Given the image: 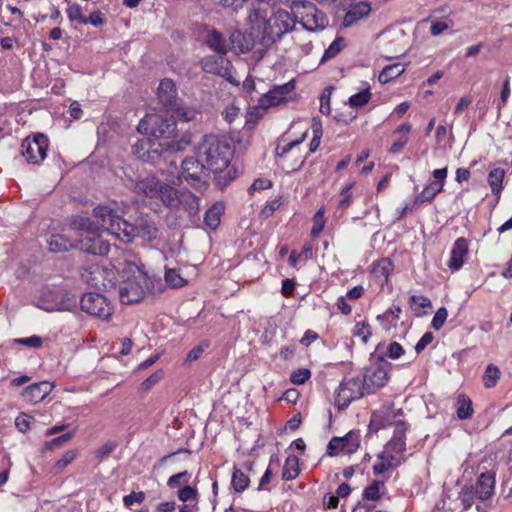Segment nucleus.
<instances>
[{
  "mask_svg": "<svg viewBox=\"0 0 512 512\" xmlns=\"http://www.w3.org/2000/svg\"><path fill=\"white\" fill-rule=\"evenodd\" d=\"M385 489L386 488L384 482L373 480L370 485L364 488L362 493V501L354 507L352 512H369L371 508L365 502L377 501L381 499Z\"/></svg>",
  "mask_w": 512,
  "mask_h": 512,
  "instance_id": "obj_20",
  "label": "nucleus"
},
{
  "mask_svg": "<svg viewBox=\"0 0 512 512\" xmlns=\"http://www.w3.org/2000/svg\"><path fill=\"white\" fill-rule=\"evenodd\" d=\"M146 498V495L143 491H138V492H131L130 494L128 495H125L123 497V504L125 507H131L133 506L134 504H142L144 502Z\"/></svg>",
  "mask_w": 512,
  "mask_h": 512,
  "instance_id": "obj_55",
  "label": "nucleus"
},
{
  "mask_svg": "<svg viewBox=\"0 0 512 512\" xmlns=\"http://www.w3.org/2000/svg\"><path fill=\"white\" fill-rule=\"evenodd\" d=\"M137 129L140 133L151 135L155 139H163L161 142L169 141L168 138L174 133L176 124L172 119H165L161 115H147L141 119Z\"/></svg>",
  "mask_w": 512,
  "mask_h": 512,
  "instance_id": "obj_9",
  "label": "nucleus"
},
{
  "mask_svg": "<svg viewBox=\"0 0 512 512\" xmlns=\"http://www.w3.org/2000/svg\"><path fill=\"white\" fill-rule=\"evenodd\" d=\"M296 19L311 32L323 30L329 23L327 16L309 1H296L291 6Z\"/></svg>",
  "mask_w": 512,
  "mask_h": 512,
  "instance_id": "obj_6",
  "label": "nucleus"
},
{
  "mask_svg": "<svg viewBox=\"0 0 512 512\" xmlns=\"http://www.w3.org/2000/svg\"><path fill=\"white\" fill-rule=\"evenodd\" d=\"M469 253V242L464 237L457 238L452 246L450 251V258L447 263V266L452 271H459L464 263L465 259Z\"/></svg>",
  "mask_w": 512,
  "mask_h": 512,
  "instance_id": "obj_19",
  "label": "nucleus"
},
{
  "mask_svg": "<svg viewBox=\"0 0 512 512\" xmlns=\"http://www.w3.org/2000/svg\"><path fill=\"white\" fill-rule=\"evenodd\" d=\"M473 407L471 399L464 395H458L456 399V415L460 420H466L472 417L473 415Z\"/></svg>",
  "mask_w": 512,
  "mask_h": 512,
  "instance_id": "obj_32",
  "label": "nucleus"
},
{
  "mask_svg": "<svg viewBox=\"0 0 512 512\" xmlns=\"http://www.w3.org/2000/svg\"><path fill=\"white\" fill-rule=\"evenodd\" d=\"M510 94H511V89H510V77L507 76L504 81H503V86H502V90H501V93H500V103L498 104V110L500 111L503 107L506 106L507 102H508V99L510 97Z\"/></svg>",
  "mask_w": 512,
  "mask_h": 512,
  "instance_id": "obj_59",
  "label": "nucleus"
},
{
  "mask_svg": "<svg viewBox=\"0 0 512 512\" xmlns=\"http://www.w3.org/2000/svg\"><path fill=\"white\" fill-rule=\"evenodd\" d=\"M353 336L361 338L362 342L366 344L372 336L371 326L365 322H357L352 331Z\"/></svg>",
  "mask_w": 512,
  "mask_h": 512,
  "instance_id": "obj_46",
  "label": "nucleus"
},
{
  "mask_svg": "<svg viewBox=\"0 0 512 512\" xmlns=\"http://www.w3.org/2000/svg\"><path fill=\"white\" fill-rule=\"evenodd\" d=\"M477 499L473 485L465 487L459 493L458 500L460 501L463 510L469 509Z\"/></svg>",
  "mask_w": 512,
  "mask_h": 512,
  "instance_id": "obj_42",
  "label": "nucleus"
},
{
  "mask_svg": "<svg viewBox=\"0 0 512 512\" xmlns=\"http://www.w3.org/2000/svg\"><path fill=\"white\" fill-rule=\"evenodd\" d=\"M272 186V182L266 178H258L253 181L251 186L249 187V193H253L254 191H260L269 189Z\"/></svg>",
  "mask_w": 512,
  "mask_h": 512,
  "instance_id": "obj_63",
  "label": "nucleus"
},
{
  "mask_svg": "<svg viewBox=\"0 0 512 512\" xmlns=\"http://www.w3.org/2000/svg\"><path fill=\"white\" fill-rule=\"evenodd\" d=\"M294 89V80H290L282 85H276L259 98L258 104L261 108L264 109L277 106L280 103L286 101Z\"/></svg>",
  "mask_w": 512,
  "mask_h": 512,
  "instance_id": "obj_17",
  "label": "nucleus"
},
{
  "mask_svg": "<svg viewBox=\"0 0 512 512\" xmlns=\"http://www.w3.org/2000/svg\"><path fill=\"white\" fill-rule=\"evenodd\" d=\"M447 316H448V312H447L446 308H444V307L439 308L436 311V313L431 321L432 328H434L435 330H440L443 327V325L447 319Z\"/></svg>",
  "mask_w": 512,
  "mask_h": 512,
  "instance_id": "obj_58",
  "label": "nucleus"
},
{
  "mask_svg": "<svg viewBox=\"0 0 512 512\" xmlns=\"http://www.w3.org/2000/svg\"><path fill=\"white\" fill-rule=\"evenodd\" d=\"M353 184H347L345 187L341 190V198L338 202V207L340 209H347L351 203H352V189Z\"/></svg>",
  "mask_w": 512,
  "mask_h": 512,
  "instance_id": "obj_57",
  "label": "nucleus"
},
{
  "mask_svg": "<svg viewBox=\"0 0 512 512\" xmlns=\"http://www.w3.org/2000/svg\"><path fill=\"white\" fill-rule=\"evenodd\" d=\"M171 189V186L162 184L156 177L147 176L136 181L135 193L149 198H160L164 203V192Z\"/></svg>",
  "mask_w": 512,
  "mask_h": 512,
  "instance_id": "obj_18",
  "label": "nucleus"
},
{
  "mask_svg": "<svg viewBox=\"0 0 512 512\" xmlns=\"http://www.w3.org/2000/svg\"><path fill=\"white\" fill-rule=\"evenodd\" d=\"M405 71V65L401 63H394L385 66L379 73L378 80L382 84L389 83L390 81L398 78Z\"/></svg>",
  "mask_w": 512,
  "mask_h": 512,
  "instance_id": "obj_31",
  "label": "nucleus"
},
{
  "mask_svg": "<svg viewBox=\"0 0 512 512\" xmlns=\"http://www.w3.org/2000/svg\"><path fill=\"white\" fill-rule=\"evenodd\" d=\"M53 388L54 385L48 381L33 383L23 390L22 396L26 402L37 404L44 400L52 392Z\"/></svg>",
  "mask_w": 512,
  "mask_h": 512,
  "instance_id": "obj_22",
  "label": "nucleus"
},
{
  "mask_svg": "<svg viewBox=\"0 0 512 512\" xmlns=\"http://www.w3.org/2000/svg\"><path fill=\"white\" fill-rule=\"evenodd\" d=\"M210 172L198 156L187 157L181 163V179L197 190L207 189Z\"/></svg>",
  "mask_w": 512,
  "mask_h": 512,
  "instance_id": "obj_8",
  "label": "nucleus"
},
{
  "mask_svg": "<svg viewBox=\"0 0 512 512\" xmlns=\"http://www.w3.org/2000/svg\"><path fill=\"white\" fill-rule=\"evenodd\" d=\"M104 273V269L99 265H91L83 270L81 276L89 285L100 287L105 286V284L101 282Z\"/></svg>",
  "mask_w": 512,
  "mask_h": 512,
  "instance_id": "obj_30",
  "label": "nucleus"
},
{
  "mask_svg": "<svg viewBox=\"0 0 512 512\" xmlns=\"http://www.w3.org/2000/svg\"><path fill=\"white\" fill-rule=\"evenodd\" d=\"M370 99L371 93L369 88H367L363 91L351 95L348 99V104L350 105V107L359 108L366 105Z\"/></svg>",
  "mask_w": 512,
  "mask_h": 512,
  "instance_id": "obj_43",
  "label": "nucleus"
},
{
  "mask_svg": "<svg viewBox=\"0 0 512 512\" xmlns=\"http://www.w3.org/2000/svg\"><path fill=\"white\" fill-rule=\"evenodd\" d=\"M230 50L237 53H247L252 48V43L243 33L238 30L231 32L229 36Z\"/></svg>",
  "mask_w": 512,
  "mask_h": 512,
  "instance_id": "obj_28",
  "label": "nucleus"
},
{
  "mask_svg": "<svg viewBox=\"0 0 512 512\" xmlns=\"http://www.w3.org/2000/svg\"><path fill=\"white\" fill-rule=\"evenodd\" d=\"M105 17L101 11H95L86 17V24H91L95 27H101L105 24Z\"/></svg>",
  "mask_w": 512,
  "mask_h": 512,
  "instance_id": "obj_64",
  "label": "nucleus"
},
{
  "mask_svg": "<svg viewBox=\"0 0 512 512\" xmlns=\"http://www.w3.org/2000/svg\"><path fill=\"white\" fill-rule=\"evenodd\" d=\"M442 191L441 184H428L420 194L415 197L414 206H419L425 202L432 201L438 193Z\"/></svg>",
  "mask_w": 512,
  "mask_h": 512,
  "instance_id": "obj_35",
  "label": "nucleus"
},
{
  "mask_svg": "<svg viewBox=\"0 0 512 512\" xmlns=\"http://www.w3.org/2000/svg\"><path fill=\"white\" fill-rule=\"evenodd\" d=\"M405 350L398 342H391L386 350L385 356L391 359H399L402 355H404Z\"/></svg>",
  "mask_w": 512,
  "mask_h": 512,
  "instance_id": "obj_60",
  "label": "nucleus"
},
{
  "mask_svg": "<svg viewBox=\"0 0 512 512\" xmlns=\"http://www.w3.org/2000/svg\"><path fill=\"white\" fill-rule=\"evenodd\" d=\"M16 342L21 345L29 346L32 348H40L43 344L42 338L37 335H33L25 338H18Z\"/></svg>",
  "mask_w": 512,
  "mask_h": 512,
  "instance_id": "obj_62",
  "label": "nucleus"
},
{
  "mask_svg": "<svg viewBox=\"0 0 512 512\" xmlns=\"http://www.w3.org/2000/svg\"><path fill=\"white\" fill-rule=\"evenodd\" d=\"M393 263L388 258L377 261L372 269V277L378 286L384 288L389 283V276L393 271Z\"/></svg>",
  "mask_w": 512,
  "mask_h": 512,
  "instance_id": "obj_25",
  "label": "nucleus"
},
{
  "mask_svg": "<svg viewBox=\"0 0 512 512\" xmlns=\"http://www.w3.org/2000/svg\"><path fill=\"white\" fill-rule=\"evenodd\" d=\"M371 11V6L366 1H360L351 5L350 9L344 16L343 25L348 27L355 24L357 21L367 17Z\"/></svg>",
  "mask_w": 512,
  "mask_h": 512,
  "instance_id": "obj_26",
  "label": "nucleus"
},
{
  "mask_svg": "<svg viewBox=\"0 0 512 512\" xmlns=\"http://www.w3.org/2000/svg\"><path fill=\"white\" fill-rule=\"evenodd\" d=\"M307 136V130H305L301 137L298 138V139H295V140H292L290 141L289 143L287 144H284V145H281V144H278L276 149H275V155L277 158H283L288 152H290L294 147L298 146L299 144H301L305 138Z\"/></svg>",
  "mask_w": 512,
  "mask_h": 512,
  "instance_id": "obj_45",
  "label": "nucleus"
},
{
  "mask_svg": "<svg viewBox=\"0 0 512 512\" xmlns=\"http://www.w3.org/2000/svg\"><path fill=\"white\" fill-rule=\"evenodd\" d=\"M191 479V473L188 471H183L177 474H174L169 477L167 481V485L171 488H180L181 486H186L189 484Z\"/></svg>",
  "mask_w": 512,
  "mask_h": 512,
  "instance_id": "obj_44",
  "label": "nucleus"
},
{
  "mask_svg": "<svg viewBox=\"0 0 512 512\" xmlns=\"http://www.w3.org/2000/svg\"><path fill=\"white\" fill-rule=\"evenodd\" d=\"M311 377V372L307 368H299L290 374V381L295 385L304 384Z\"/></svg>",
  "mask_w": 512,
  "mask_h": 512,
  "instance_id": "obj_51",
  "label": "nucleus"
},
{
  "mask_svg": "<svg viewBox=\"0 0 512 512\" xmlns=\"http://www.w3.org/2000/svg\"><path fill=\"white\" fill-rule=\"evenodd\" d=\"M343 39L342 38H336L329 47L325 50L321 62H325L329 59L334 58L343 48Z\"/></svg>",
  "mask_w": 512,
  "mask_h": 512,
  "instance_id": "obj_50",
  "label": "nucleus"
},
{
  "mask_svg": "<svg viewBox=\"0 0 512 512\" xmlns=\"http://www.w3.org/2000/svg\"><path fill=\"white\" fill-rule=\"evenodd\" d=\"M313 220L314 226L311 230V236L317 237L323 231L325 226L324 210L322 208L315 213Z\"/></svg>",
  "mask_w": 512,
  "mask_h": 512,
  "instance_id": "obj_54",
  "label": "nucleus"
},
{
  "mask_svg": "<svg viewBox=\"0 0 512 512\" xmlns=\"http://www.w3.org/2000/svg\"><path fill=\"white\" fill-rule=\"evenodd\" d=\"M360 446V434L358 431L351 430L343 437H333L326 449V455L333 457L340 454H352Z\"/></svg>",
  "mask_w": 512,
  "mask_h": 512,
  "instance_id": "obj_15",
  "label": "nucleus"
},
{
  "mask_svg": "<svg viewBox=\"0 0 512 512\" xmlns=\"http://www.w3.org/2000/svg\"><path fill=\"white\" fill-rule=\"evenodd\" d=\"M409 306L417 317H421L426 314L424 309L431 307V301L422 295H412L409 298Z\"/></svg>",
  "mask_w": 512,
  "mask_h": 512,
  "instance_id": "obj_37",
  "label": "nucleus"
},
{
  "mask_svg": "<svg viewBox=\"0 0 512 512\" xmlns=\"http://www.w3.org/2000/svg\"><path fill=\"white\" fill-rule=\"evenodd\" d=\"M189 141L182 138L178 141L161 142L157 139L142 138L133 144V153L142 161L156 162L162 153H173L184 150Z\"/></svg>",
  "mask_w": 512,
  "mask_h": 512,
  "instance_id": "obj_4",
  "label": "nucleus"
},
{
  "mask_svg": "<svg viewBox=\"0 0 512 512\" xmlns=\"http://www.w3.org/2000/svg\"><path fill=\"white\" fill-rule=\"evenodd\" d=\"M250 484V479L248 475H246L243 471H241L238 468H234L232 479H231V485L233 489L241 493L245 491Z\"/></svg>",
  "mask_w": 512,
  "mask_h": 512,
  "instance_id": "obj_39",
  "label": "nucleus"
},
{
  "mask_svg": "<svg viewBox=\"0 0 512 512\" xmlns=\"http://www.w3.org/2000/svg\"><path fill=\"white\" fill-rule=\"evenodd\" d=\"M473 487L478 500L485 501L489 499L493 495L495 488L494 473H481Z\"/></svg>",
  "mask_w": 512,
  "mask_h": 512,
  "instance_id": "obj_24",
  "label": "nucleus"
},
{
  "mask_svg": "<svg viewBox=\"0 0 512 512\" xmlns=\"http://www.w3.org/2000/svg\"><path fill=\"white\" fill-rule=\"evenodd\" d=\"M157 96L167 111L170 108L175 107L179 101L177 98L176 85L171 79L168 78L161 80L157 89Z\"/></svg>",
  "mask_w": 512,
  "mask_h": 512,
  "instance_id": "obj_23",
  "label": "nucleus"
},
{
  "mask_svg": "<svg viewBox=\"0 0 512 512\" xmlns=\"http://www.w3.org/2000/svg\"><path fill=\"white\" fill-rule=\"evenodd\" d=\"M77 456L76 450H67L53 466L55 473L62 472Z\"/></svg>",
  "mask_w": 512,
  "mask_h": 512,
  "instance_id": "obj_47",
  "label": "nucleus"
},
{
  "mask_svg": "<svg viewBox=\"0 0 512 512\" xmlns=\"http://www.w3.org/2000/svg\"><path fill=\"white\" fill-rule=\"evenodd\" d=\"M500 370L494 364L487 365L485 372L483 374L482 380L483 384L486 388H493L496 386L497 381L500 378Z\"/></svg>",
  "mask_w": 512,
  "mask_h": 512,
  "instance_id": "obj_40",
  "label": "nucleus"
},
{
  "mask_svg": "<svg viewBox=\"0 0 512 512\" xmlns=\"http://www.w3.org/2000/svg\"><path fill=\"white\" fill-rule=\"evenodd\" d=\"M168 112L172 113V116H175L178 120L189 122L196 118L198 112L187 106H183L179 101L175 105V107L170 108Z\"/></svg>",
  "mask_w": 512,
  "mask_h": 512,
  "instance_id": "obj_38",
  "label": "nucleus"
},
{
  "mask_svg": "<svg viewBox=\"0 0 512 512\" xmlns=\"http://www.w3.org/2000/svg\"><path fill=\"white\" fill-rule=\"evenodd\" d=\"M207 46L217 54L226 55L230 50L229 40L217 30H210L206 37Z\"/></svg>",
  "mask_w": 512,
  "mask_h": 512,
  "instance_id": "obj_27",
  "label": "nucleus"
},
{
  "mask_svg": "<svg viewBox=\"0 0 512 512\" xmlns=\"http://www.w3.org/2000/svg\"><path fill=\"white\" fill-rule=\"evenodd\" d=\"M48 144V138L44 134L39 133L33 138H26L21 147L27 163L39 165L46 158Z\"/></svg>",
  "mask_w": 512,
  "mask_h": 512,
  "instance_id": "obj_14",
  "label": "nucleus"
},
{
  "mask_svg": "<svg viewBox=\"0 0 512 512\" xmlns=\"http://www.w3.org/2000/svg\"><path fill=\"white\" fill-rule=\"evenodd\" d=\"M77 299L76 297H68L63 299L60 303L56 304L55 307H44L43 309L46 311H69L76 307Z\"/></svg>",
  "mask_w": 512,
  "mask_h": 512,
  "instance_id": "obj_53",
  "label": "nucleus"
},
{
  "mask_svg": "<svg viewBox=\"0 0 512 512\" xmlns=\"http://www.w3.org/2000/svg\"><path fill=\"white\" fill-rule=\"evenodd\" d=\"M32 417L28 414L21 413L15 419V426L21 433H26L30 429V422Z\"/></svg>",
  "mask_w": 512,
  "mask_h": 512,
  "instance_id": "obj_61",
  "label": "nucleus"
},
{
  "mask_svg": "<svg viewBox=\"0 0 512 512\" xmlns=\"http://www.w3.org/2000/svg\"><path fill=\"white\" fill-rule=\"evenodd\" d=\"M408 424L404 421H397L394 424L393 436L386 445L385 451L393 455L402 454L406 450V432Z\"/></svg>",
  "mask_w": 512,
  "mask_h": 512,
  "instance_id": "obj_21",
  "label": "nucleus"
},
{
  "mask_svg": "<svg viewBox=\"0 0 512 512\" xmlns=\"http://www.w3.org/2000/svg\"><path fill=\"white\" fill-rule=\"evenodd\" d=\"M196 156L204 162L211 172L221 174L229 166L232 151L230 145L220 141L216 136L205 135L197 148ZM230 172L231 169L226 171V174L229 176L228 180L225 179L226 175H219L217 177L219 185L225 186L233 179L230 176Z\"/></svg>",
  "mask_w": 512,
  "mask_h": 512,
  "instance_id": "obj_2",
  "label": "nucleus"
},
{
  "mask_svg": "<svg viewBox=\"0 0 512 512\" xmlns=\"http://www.w3.org/2000/svg\"><path fill=\"white\" fill-rule=\"evenodd\" d=\"M505 177V171L503 168L497 167L490 170L488 174V184L494 195L499 198V195L503 189V180Z\"/></svg>",
  "mask_w": 512,
  "mask_h": 512,
  "instance_id": "obj_33",
  "label": "nucleus"
},
{
  "mask_svg": "<svg viewBox=\"0 0 512 512\" xmlns=\"http://www.w3.org/2000/svg\"><path fill=\"white\" fill-rule=\"evenodd\" d=\"M80 308L90 316L104 321L110 320L113 314V306L110 301L100 293H84L80 299Z\"/></svg>",
  "mask_w": 512,
  "mask_h": 512,
  "instance_id": "obj_11",
  "label": "nucleus"
},
{
  "mask_svg": "<svg viewBox=\"0 0 512 512\" xmlns=\"http://www.w3.org/2000/svg\"><path fill=\"white\" fill-rule=\"evenodd\" d=\"M93 222L96 225L95 230H90V220L81 218L79 226L84 230L79 240L80 249L88 254L93 255H107L110 250V245L103 240L102 235L99 231L106 232L98 223L93 215ZM107 233L111 235L108 231Z\"/></svg>",
  "mask_w": 512,
  "mask_h": 512,
  "instance_id": "obj_5",
  "label": "nucleus"
},
{
  "mask_svg": "<svg viewBox=\"0 0 512 512\" xmlns=\"http://www.w3.org/2000/svg\"><path fill=\"white\" fill-rule=\"evenodd\" d=\"M67 17L71 22H78L79 24L86 25V16L82 13V7L77 4H71L66 9Z\"/></svg>",
  "mask_w": 512,
  "mask_h": 512,
  "instance_id": "obj_48",
  "label": "nucleus"
},
{
  "mask_svg": "<svg viewBox=\"0 0 512 512\" xmlns=\"http://www.w3.org/2000/svg\"><path fill=\"white\" fill-rule=\"evenodd\" d=\"M94 216L104 230L124 243H130L136 237L152 242L158 237L159 230L156 224L147 217H140L133 225L122 219L109 205L95 207Z\"/></svg>",
  "mask_w": 512,
  "mask_h": 512,
  "instance_id": "obj_1",
  "label": "nucleus"
},
{
  "mask_svg": "<svg viewBox=\"0 0 512 512\" xmlns=\"http://www.w3.org/2000/svg\"><path fill=\"white\" fill-rule=\"evenodd\" d=\"M380 461L373 466L375 475H380L393 466L394 456L387 451H383L378 455Z\"/></svg>",
  "mask_w": 512,
  "mask_h": 512,
  "instance_id": "obj_41",
  "label": "nucleus"
},
{
  "mask_svg": "<svg viewBox=\"0 0 512 512\" xmlns=\"http://www.w3.org/2000/svg\"><path fill=\"white\" fill-rule=\"evenodd\" d=\"M204 72L224 78L231 84L238 85L239 81L234 77V68L225 55H209L200 61Z\"/></svg>",
  "mask_w": 512,
  "mask_h": 512,
  "instance_id": "obj_12",
  "label": "nucleus"
},
{
  "mask_svg": "<svg viewBox=\"0 0 512 512\" xmlns=\"http://www.w3.org/2000/svg\"><path fill=\"white\" fill-rule=\"evenodd\" d=\"M116 448L117 443L115 441H107L95 451V455L99 461H102L107 458Z\"/></svg>",
  "mask_w": 512,
  "mask_h": 512,
  "instance_id": "obj_56",
  "label": "nucleus"
},
{
  "mask_svg": "<svg viewBox=\"0 0 512 512\" xmlns=\"http://www.w3.org/2000/svg\"><path fill=\"white\" fill-rule=\"evenodd\" d=\"M225 205L223 202L214 203L204 215V223L210 229H216L221 221V216L224 213Z\"/></svg>",
  "mask_w": 512,
  "mask_h": 512,
  "instance_id": "obj_29",
  "label": "nucleus"
},
{
  "mask_svg": "<svg viewBox=\"0 0 512 512\" xmlns=\"http://www.w3.org/2000/svg\"><path fill=\"white\" fill-rule=\"evenodd\" d=\"M164 193V204L171 208H182L190 217L197 216L200 210V199L188 189H171Z\"/></svg>",
  "mask_w": 512,
  "mask_h": 512,
  "instance_id": "obj_10",
  "label": "nucleus"
},
{
  "mask_svg": "<svg viewBox=\"0 0 512 512\" xmlns=\"http://www.w3.org/2000/svg\"><path fill=\"white\" fill-rule=\"evenodd\" d=\"M370 360L362 379L367 394L375 393L388 383L390 369V363L382 355L372 354Z\"/></svg>",
  "mask_w": 512,
  "mask_h": 512,
  "instance_id": "obj_7",
  "label": "nucleus"
},
{
  "mask_svg": "<svg viewBox=\"0 0 512 512\" xmlns=\"http://www.w3.org/2000/svg\"><path fill=\"white\" fill-rule=\"evenodd\" d=\"M364 393H366V388H364L362 379L345 378L339 386L336 403L340 409H345L352 401L360 399Z\"/></svg>",
  "mask_w": 512,
  "mask_h": 512,
  "instance_id": "obj_13",
  "label": "nucleus"
},
{
  "mask_svg": "<svg viewBox=\"0 0 512 512\" xmlns=\"http://www.w3.org/2000/svg\"><path fill=\"white\" fill-rule=\"evenodd\" d=\"M47 244L49 250L54 253L68 251L73 247V244L66 237L60 234L51 235L47 240Z\"/></svg>",
  "mask_w": 512,
  "mask_h": 512,
  "instance_id": "obj_36",
  "label": "nucleus"
},
{
  "mask_svg": "<svg viewBox=\"0 0 512 512\" xmlns=\"http://www.w3.org/2000/svg\"><path fill=\"white\" fill-rule=\"evenodd\" d=\"M165 280L173 288H180L186 284V280L177 272L176 269H166Z\"/></svg>",
  "mask_w": 512,
  "mask_h": 512,
  "instance_id": "obj_49",
  "label": "nucleus"
},
{
  "mask_svg": "<svg viewBox=\"0 0 512 512\" xmlns=\"http://www.w3.org/2000/svg\"><path fill=\"white\" fill-rule=\"evenodd\" d=\"M300 473L299 459L295 455H289L284 462L282 469V479L291 481L297 478Z\"/></svg>",
  "mask_w": 512,
  "mask_h": 512,
  "instance_id": "obj_34",
  "label": "nucleus"
},
{
  "mask_svg": "<svg viewBox=\"0 0 512 512\" xmlns=\"http://www.w3.org/2000/svg\"><path fill=\"white\" fill-rule=\"evenodd\" d=\"M177 496L180 501L186 503L197 500L198 492L196 488L186 485L179 489Z\"/></svg>",
  "mask_w": 512,
  "mask_h": 512,
  "instance_id": "obj_52",
  "label": "nucleus"
},
{
  "mask_svg": "<svg viewBox=\"0 0 512 512\" xmlns=\"http://www.w3.org/2000/svg\"><path fill=\"white\" fill-rule=\"evenodd\" d=\"M293 26L294 21L290 14L287 11L278 10L266 21L264 32L269 38L276 40L290 31Z\"/></svg>",
  "mask_w": 512,
  "mask_h": 512,
  "instance_id": "obj_16",
  "label": "nucleus"
},
{
  "mask_svg": "<svg viewBox=\"0 0 512 512\" xmlns=\"http://www.w3.org/2000/svg\"><path fill=\"white\" fill-rule=\"evenodd\" d=\"M149 278L137 265L129 263L123 270V281L119 287L121 303L130 305L141 301L148 288Z\"/></svg>",
  "mask_w": 512,
  "mask_h": 512,
  "instance_id": "obj_3",
  "label": "nucleus"
}]
</instances>
